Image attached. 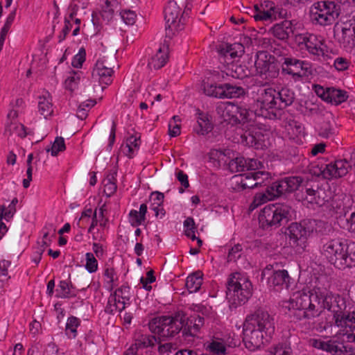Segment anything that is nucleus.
Segmentation results:
<instances>
[{
    "label": "nucleus",
    "instance_id": "1",
    "mask_svg": "<svg viewBox=\"0 0 355 355\" xmlns=\"http://www.w3.org/2000/svg\"><path fill=\"white\" fill-rule=\"evenodd\" d=\"M340 301L326 289L314 288L309 293L304 290L294 293L282 302V307L298 320L318 317L325 309L331 310L336 325L340 327L339 334L346 336L347 342L355 343V311L345 313L341 306L333 304Z\"/></svg>",
    "mask_w": 355,
    "mask_h": 355
},
{
    "label": "nucleus",
    "instance_id": "2",
    "mask_svg": "<svg viewBox=\"0 0 355 355\" xmlns=\"http://www.w3.org/2000/svg\"><path fill=\"white\" fill-rule=\"evenodd\" d=\"M217 112L225 121L241 124L245 130L241 137V142L245 145L257 149L270 145V131L255 121V114L252 111L230 102H224L217 107Z\"/></svg>",
    "mask_w": 355,
    "mask_h": 355
},
{
    "label": "nucleus",
    "instance_id": "3",
    "mask_svg": "<svg viewBox=\"0 0 355 355\" xmlns=\"http://www.w3.org/2000/svg\"><path fill=\"white\" fill-rule=\"evenodd\" d=\"M274 333V319L268 312L258 311L245 320L243 326L244 345L251 352L260 349L271 340Z\"/></svg>",
    "mask_w": 355,
    "mask_h": 355
},
{
    "label": "nucleus",
    "instance_id": "4",
    "mask_svg": "<svg viewBox=\"0 0 355 355\" xmlns=\"http://www.w3.org/2000/svg\"><path fill=\"white\" fill-rule=\"evenodd\" d=\"M322 254L336 268L343 269L355 266V243L343 239H334L325 243Z\"/></svg>",
    "mask_w": 355,
    "mask_h": 355
},
{
    "label": "nucleus",
    "instance_id": "5",
    "mask_svg": "<svg viewBox=\"0 0 355 355\" xmlns=\"http://www.w3.org/2000/svg\"><path fill=\"white\" fill-rule=\"evenodd\" d=\"M294 41L300 50L305 49L315 60L327 62L331 58L332 51L321 35L309 33L297 34Z\"/></svg>",
    "mask_w": 355,
    "mask_h": 355
},
{
    "label": "nucleus",
    "instance_id": "6",
    "mask_svg": "<svg viewBox=\"0 0 355 355\" xmlns=\"http://www.w3.org/2000/svg\"><path fill=\"white\" fill-rule=\"evenodd\" d=\"M188 318L182 311L177 312L173 316H162L153 319L149 324L152 333L159 336V339H165L174 336L187 324Z\"/></svg>",
    "mask_w": 355,
    "mask_h": 355
},
{
    "label": "nucleus",
    "instance_id": "7",
    "mask_svg": "<svg viewBox=\"0 0 355 355\" xmlns=\"http://www.w3.org/2000/svg\"><path fill=\"white\" fill-rule=\"evenodd\" d=\"M340 14L339 8L331 1L314 3L309 10L311 21L315 25L326 26L333 24Z\"/></svg>",
    "mask_w": 355,
    "mask_h": 355
},
{
    "label": "nucleus",
    "instance_id": "8",
    "mask_svg": "<svg viewBox=\"0 0 355 355\" xmlns=\"http://www.w3.org/2000/svg\"><path fill=\"white\" fill-rule=\"evenodd\" d=\"M288 232L291 246L297 253H302L306 250L309 241L315 233L314 224L311 221L294 223L290 225Z\"/></svg>",
    "mask_w": 355,
    "mask_h": 355
},
{
    "label": "nucleus",
    "instance_id": "9",
    "mask_svg": "<svg viewBox=\"0 0 355 355\" xmlns=\"http://www.w3.org/2000/svg\"><path fill=\"white\" fill-rule=\"evenodd\" d=\"M252 289V284L245 275L235 273L228 282L227 296L233 304H240L249 299Z\"/></svg>",
    "mask_w": 355,
    "mask_h": 355
},
{
    "label": "nucleus",
    "instance_id": "10",
    "mask_svg": "<svg viewBox=\"0 0 355 355\" xmlns=\"http://www.w3.org/2000/svg\"><path fill=\"white\" fill-rule=\"evenodd\" d=\"M291 208L284 204H272L263 208L259 215V221L263 227L279 225L291 215Z\"/></svg>",
    "mask_w": 355,
    "mask_h": 355
},
{
    "label": "nucleus",
    "instance_id": "11",
    "mask_svg": "<svg viewBox=\"0 0 355 355\" xmlns=\"http://www.w3.org/2000/svg\"><path fill=\"white\" fill-rule=\"evenodd\" d=\"M115 58L112 54L101 55L96 61L93 71L92 78L98 82L103 89L112 82V76L113 74V64Z\"/></svg>",
    "mask_w": 355,
    "mask_h": 355
},
{
    "label": "nucleus",
    "instance_id": "12",
    "mask_svg": "<svg viewBox=\"0 0 355 355\" xmlns=\"http://www.w3.org/2000/svg\"><path fill=\"white\" fill-rule=\"evenodd\" d=\"M331 198V192L323 188L316 187H306L301 192L300 200L309 208L316 209L326 206L329 207Z\"/></svg>",
    "mask_w": 355,
    "mask_h": 355
},
{
    "label": "nucleus",
    "instance_id": "13",
    "mask_svg": "<svg viewBox=\"0 0 355 355\" xmlns=\"http://www.w3.org/2000/svg\"><path fill=\"white\" fill-rule=\"evenodd\" d=\"M275 57L266 51H259L254 62L255 74L266 80L270 81L277 74Z\"/></svg>",
    "mask_w": 355,
    "mask_h": 355
},
{
    "label": "nucleus",
    "instance_id": "14",
    "mask_svg": "<svg viewBox=\"0 0 355 355\" xmlns=\"http://www.w3.org/2000/svg\"><path fill=\"white\" fill-rule=\"evenodd\" d=\"M272 266H268L263 271V275H268L267 284L268 287L274 291H279L282 288H288L291 277L286 270H272Z\"/></svg>",
    "mask_w": 355,
    "mask_h": 355
},
{
    "label": "nucleus",
    "instance_id": "15",
    "mask_svg": "<svg viewBox=\"0 0 355 355\" xmlns=\"http://www.w3.org/2000/svg\"><path fill=\"white\" fill-rule=\"evenodd\" d=\"M253 12V17L255 21H274L279 15V8L275 3L270 1H265L260 5H255Z\"/></svg>",
    "mask_w": 355,
    "mask_h": 355
},
{
    "label": "nucleus",
    "instance_id": "16",
    "mask_svg": "<svg viewBox=\"0 0 355 355\" xmlns=\"http://www.w3.org/2000/svg\"><path fill=\"white\" fill-rule=\"evenodd\" d=\"M164 19L168 28L175 31L182 28L181 9L175 1H169L164 8Z\"/></svg>",
    "mask_w": 355,
    "mask_h": 355
},
{
    "label": "nucleus",
    "instance_id": "17",
    "mask_svg": "<svg viewBox=\"0 0 355 355\" xmlns=\"http://www.w3.org/2000/svg\"><path fill=\"white\" fill-rule=\"evenodd\" d=\"M278 93L272 88H260L257 91V106L261 110H270L277 107Z\"/></svg>",
    "mask_w": 355,
    "mask_h": 355
},
{
    "label": "nucleus",
    "instance_id": "18",
    "mask_svg": "<svg viewBox=\"0 0 355 355\" xmlns=\"http://www.w3.org/2000/svg\"><path fill=\"white\" fill-rule=\"evenodd\" d=\"M282 70L294 76L304 77L311 73V65L308 62L295 58H286Z\"/></svg>",
    "mask_w": 355,
    "mask_h": 355
},
{
    "label": "nucleus",
    "instance_id": "19",
    "mask_svg": "<svg viewBox=\"0 0 355 355\" xmlns=\"http://www.w3.org/2000/svg\"><path fill=\"white\" fill-rule=\"evenodd\" d=\"M309 344L314 348L331 354L332 355H342L343 350L338 345V342L329 339L328 337L312 338Z\"/></svg>",
    "mask_w": 355,
    "mask_h": 355
},
{
    "label": "nucleus",
    "instance_id": "20",
    "mask_svg": "<svg viewBox=\"0 0 355 355\" xmlns=\"http://www.w3.org/2000/svg\"><path fill=\"white\" fill-rule=\"evenodd\" d=\"M338 42L346 50L355 46V24H345L336 33Z\"/></svg>",
    "mask_w": 355,
    "mask_h": 355
},
{
    "label": "nucleus",
    "instance_id": "21",
    "mask_svg": "<svg viewBox=\"0 0 355 355\" xmlns=\"http://www.w3.org/2000/svg\"><path fill=\"white\" fill-rule=\"evenodd\" d=\"M349 163L345 160H338L334 163L327 164L321 171L324 178H337L345 175L349 168Z\"/></svg>",
    "mask_w": 355,
    "mask_h": 355
},
{
    "label": "nucleus",
    "instance_id": "22",
    "mask_svg": "<svg viewBox=\"0 0 355 355\" xmlns=\"http://www.w3.org/2000/svg\"><path fill=\"white\" fill-rule=\"evenodd\" d=\"M255 180H257V178H253V172L234 175L232 179V188L236 191H241L257 187V182Z\"/></svg>",
    "mask_w": 355,
    "mask_h": 355
},
{
    "label": "nucleus",
    "instance_id": "23",
    "mask_svg": "<svg viewBox=\"0 0 355 355\" xmlns=\"http://www.w3.org/2000/svg\"><path fill=\"white\" fill-rule=\"evenodd\" d=\"M302 182V178L298 176L285 178L284 179L272 183L278 193V197L286 192H292L298 189Z\"/></svg>",
    "mask_w": 355,
    "mask_h": 355
},
{
    "label": "nucleus",
    "instance_id": "24",
    "mask_svg": "<svg viewBox=\"0 0 355 355\" xmlns=\"http://www.w3.org/2000/svg\"><path fill=\"white\" fill-rule=\"evenodd\" d=\"M297 22L295 20H285L279 24H275L272 31L276 37L279 40H286L293 34L296 28Z\"/></svg>",
    "mask_w": 355,
    "mask_h": 355
},
{
    "label": "nucleus",
    "instance_id": "25",
    "mask_svg": "<svg viewBox=\"0 0 355 355\" xmlns=\"http://www.w3.org/2000/svg\"><path fill=\"white\" fill-rule=\"evenodd\" d=\"M140 144V135L139 134L131 135L121 145V151L124 155L132 158L138 152Z\"/></svg>",
    "mask_w": 355,
    "mask_h": 355
},
{
    "label": "nucleus",
    "instance_id": "26",
    "mask_svg": "<svg viewBox=\"0 0 355 355\" xmlns=\"http://www.w3.org/2000/svg\"><path fill=\"white\" fill-rule=\"evenodd\" d=\"M119 275L111 265H105L103 271V284L105 288L112 291L119 285Z\"/></svg>",
    "mask_w": 355,
    "mask_h": 355
},
{
    "label": "nucleus",
    "instance_id": "27",
    "mask_svg": "<svg viewBox=\"0 0 355 355\" xmlns=\"http://www.w3.org/2000/svg\"><path fill=\"white\" fill-rule=\"evenodd\" d=\"M278 197V193L276 192L272 184L267 188L266 192L257 193L251 202L249 209L252 211L261 206V205L266 203L268 201L272 200L275 198Z\"/></svg>",
    "mask_w": 355,
    "mask_h": 355
},
{
    "label": "nucleus",
    "instance_id": "28",
    "mask_svg": "<svg viewBox=\"0 0 355 355\" xmlns=\"http://www.w3.org/2000/svg\"><path fill=\"white\" fill-rule=\"evenodd\" d=\"M168 58V49L166 46L162 45L150 58L148 62V67L154 69H160L166 64Z\"/></svg>",
    "mask_w": 355,
    "mask_h": 355
},
{
    "label": "nucleus",
    "instance_id": "29",
    "mask_svg": "<svg viewBox=\"0 0 355 355\" xmlns=\"http://www.w3.org/2000/svg\"><path fill=\"white\" fill-rule=\"evenodd\" d=\"M243 52L244 47L240 43L225 44L220 49V53L223 57L225 62L241 56Z\"/></svg>",
    "mask_w": 355,
    "mask_h": 355
},
{
    "label": "nucleus",
    "instance_id": "30",
    "mask_svg": "<svg viewBox=\"0 0 355 355\" xmlns=\"http://www.w3.org/2000/svg\"><path fill=\"white\" fill-rule=\"evenodd\" d=\"M164 198V194L160 192L152 193L150 198V209L155 212V216L159 219L163 218L166 214L163 206Z\"/></svg>",
    "mask_w": 355,
    "mask_h": 355
},
{
    "label": "nucleus",
    "instance_id": "31",
    "mask_svg": "<svg viewBox=\"0 0 355 355\" xmlns=\"http://www.w3.org/2000/svg\"><path fill=\"white\" fill-rule=\"evenodd\" d=\"M119 3L116 0H100V14L101 17L110 21L114 16L115 10L118 8Z\"/></svg>",
    "mask_w": 355,
    "mask_h": 355
},
{
    "label": "nucleus",
    "instance_id": "32",
    "mask_svg": "<svg viewBox=\"0 0 355 355\" xmlns=\"http://www.w3.org/2000/svg\"><path fill=\"white\" fill-rule=\"evenodd\" d=\"M147 213V205L141 204L139 210L132 209L128 214V220L133 227H137L144 223L146 220V214Z\"/></svg>",
    "mask_w": 355,
    "mask_h": 355
},
{
    "label": "nucleus",
    "instance_id": "33",
    "mask_svg": "<svg viewBox=\"0 0 355 355\" xmlns=\"http://www.w3.org/2000/svg\"><path fill=\"white\" fill-rule=\"evenodd\" d=\"M202 86L204 92L206 95L222 98V94L224 92L223 90V84L217 85L213 83L212 80H210L209 78H207V81H204Z\"/></svg>",
    "mask_w": 355,
    "mask_h": 355
},
{
    "label": "nucleus",
    "instance_id": "34",
    "mask_svg": "<svg viewBox=\"0 0 355 355\" xmlns=\"http://www.w3.org/2000/svg\"><path fill=\"white\" fill-rule=\"evenodd\" d=\"M202 284V274L200 272H196L189 275L186 279V287L191 293L198 291Z\"/></svg>",
    "mask_w": 355,
    "mask_h": 355
},
{
    "label": "nucleus",
    "instance_id": "35",
    "mask_svg": "<svg viewBox=\"0 0 355 355\" xmlns=\"http://www.w3.org/2000/svg\"><path fill=\"white\" fill-rule=\"evenodd\" d=\"M38 110L40 114L43 115L46 119L52 115L53 108L52 100L49 95L48 96H43L40 97Z\"/></svg>",
    "mask_w": 355,
    "mask_h": 355
},
{
    "label": "nucleus",
    "instance_id": "36",
    "mask_svg": "<svg viewBox=\"0 0 355 355\" xmlns=\"http://www.w3.org/2000/svg\"><path fill=\"white\" fill-rule=\"evenodd\" d=\"M55 292L58 298H70L76 295L75 289L67 281H60Z\"/></svg>",
    "mask_w": 355,
    "mask_h": 355
},
{
    "label": "nucleus",
    "instance_id": "37",
    "mask_svg": "<svg viewBox=\"0 0 355 355\" xmlns=\"http://www.w3.org/2000/svg\"><path fill=\"white\" fill-rule=\"evenodd\" d=\"M329 93V96L328 97L327 103H330L331 104H340L345 102L348 98L347 92L340 89L330 87Z\"/></svg>",
    "mask_w": 355,
    "mask_h": 355
},
{
    "label": "nucleus",
    "instance_id": "38",
    "mask_svg": "<svg viewBox=\"0 0 355 355\" xmlns=\"http://www.w3.org/2000/svg\"><path fill=\"white\" fill-rule=\"evenodd\" d=\"M83 77L81 71H71L64 81L65 89L73 92L78 89L80 81Z\"/></svg>",
    "mask_w": 355,
    "mask_h": 355
},
{
    "label": "nucleus",
    "instance_id": "39",
    "mask_svg": "<svg viewBox=\"0 0 355 355\" xmlns=\"http://www.w3.org/2000/svg\"><path fill=\"white\" fill-rule=\"evenodd\" d=\"M157 343L155 336L149 335H141L136 340L135 345L132 346L137 351L141 349L153 347Z\"/></svg>",
    "mask_w": 355,
    "mask_h": 355
},
{
    "label": "nucleus",
    "instance_id": "40",
    "mask_svg": "<svg viewBox=\"0 0 355 355\" xmlns=\"http://www.w3.org/2000/svg\"><path fill=\"white\" fill-rule=\"evenodd\" d=\"M5 133L9 135H16L20 137H24L27 135L25 127L17 121L7 122Z\"/></svg>",
    "mask_w": 355,
    "mask_h": 355
},
{
    "label": "nucleus",
    "instance_id": "41",
    "mask_svg": "<svg viewBox=\"0 0 355 355\" xmlns=\"http://www.w3.org/2000/svg\"><path fill=\"white\" fill-rule=\"evenodd\" d=\"M278 95V108H282L291 105L294 100V94L287 88H283L281 91L277 92Z\"/></svg>",
    "mask_w": 355,
    "mask_h": 355
},
{
    "label": "nucleus",
    "instance_id": "42",
    "mask_svg": "<svg viewBox=\"0 0 355 355\" xmlns=\"http://www.w3.org/2000/svg\"><path fill=\"white\" fill-rule=\"evenodd\" d=\"M222 98H239L244 94L243 88L230 84H223Z\"/></svg>",
    "mask_w": 355,
    "mask_h": 355
},
{
    "label": "nucleus",
    "instance_id": "43",
    "mask_svg": "<svg viewBox=\"0 0 355 355\" xmlns=\"http://www.w3.org/2000/svg\"><path fill=\"white\" fill-rule=\"evenodd\" d=\"M207 349L216 355H225L227 351L225 342L219 338L209 342L207 345Z\"/></svg>",
    "mask_w": 355,
    "mask_h": 355
},
{
    "label": "nucleus",
    "instance_id": "44",
    "mask_svg": "<svg viewBox=\"0 0 355 355\" xmlns=\"http://www.w3.org/2000/svg\"><path fill=\"white\" fill-rule=\"evenodd\" d=\"M212 125L207 115L200 114L198 118V128L196 132L198 135H205L211 130Z\"/></svg>",
    "mask_w": 355,
    "mask_h": 355
},
{
    "label": "nucleus",
    "instance_id": "45",
    "mask_svg": "<svg viewBox=\"0 0 355 355\" xmlns=\"http://www.w3.org/2000/svg\"><path fill=\"white\" fill-rule=\"evenodd\" d=\"M227 76L234 78H243L247 76L246 69L241 65L230 63L225 70Z\"/></svg>",
    "mask_w": 355,
    "mask_h": 355
},
{
    "label": "nucleus",
    "instance_id": "46",
    "mask_svg": "<svg viewBox=\"0 0 355 355\" xmlns=\"http://www.w3.org/2000/svg\"><path fill=\"white\" fill-rule=\"evenodd\" d=\"M80 325V320L74 316L67 319L65 332L70 338H75L77 336V328Z\"/></svg>",
    "mask_w": 355,
    "mask_h": 355
},
{
    "label": "nucleus",
    "instance_id": "47",
    "mask_svg": "<svg viewBox=\"0 0 355 355\" xmlns=\"http://www.w3.org/2000/svg\"><path fill=\"white\" fill-rule=\"evenodd\" d=\"M85 259V268L89 273H94L98 270L97 257L92 252H87Z\"/></svg>",
    "mask_w": 355,
    "mask_h": 355
},
{
    "label": "nucleus",
    "instance_id": "48",
    "mask_svg": "<svg viewBox=\"0 0 355 355\" xmlns=\"http://www.w3.org/2000/svg\"><path fill=\"white\" fill-rule=\"evenodd\" d=\"M104 193L110 196L114 194L116 190V183L115 180V173H110L103 180Z\"/></svg>",
    "mask_w": 355,
    "mask_h": 355
},
{
    "label": "nucleus",
    "instance_id": "49",
    "mask_svg": "<svg viewBox=\"0 0 355 355\" xmlns=\"http://www.w3.org/2000/svg\"><path fill=\"white\" fill-rule=\"evenodd\" d=\"M270 355H293V352L289 344L279 343L270 348Z\"/></svg>",
    "mask_w": 355,
    "mask_h": 355
},
{
    "label": "nucleus",
    "instance_id": "50",
    "mask_svg": "<svg viewBox=\"0 0 355 355\" xmlns=\"http://www.w3.org/2000/svg\"><path fill=\"white\" fill-rule=\"evenodd\" d=\"M225 157V152L220 150L212 149L209 153L210 162L217 166H220L222 163H225L227 162Z\"/></svg>",
    "mask_w": 355,
    "mask_h": 355
},
{
    "label": "nucleus",
    "instance_id": "51",
    "mask_svg": "<svg viewBox=\"0 0 355 355\" xmlns=\"http://www.w3.org/2000/svg\"><path fill=\"white\" fill-rule=\"evenodd\" d=\"M231 171L234 172L244 171L247 170V158L238 157L229 162Z\"/></svg>",
    "mask_w": 355,
    "mask_h": 355
},
{
    "label": "nucleus",
    "instance_id": "52",
    "mask_svg": "<svg viewBox=\"0 0 355 355\" xmlns=\"http://www.w3.org/2000/svg\"><path fill=\"white\" fill-rule=\"evenodd\" d=\"M180 132V119L178 116H174L168 122V135L174 137L178 136Z\"/></svg>",
    "mask_w": 355,
    "mask_h": 355
},
{
    "label": "nucleus",
    "instance_id": "53",
    "mask_svg": "<svg viewBox=\"0 0 355 355\" xmlns=\"http://www.w3.org/2000/svg\"><path fill=\"white\" fill-rule=\"evenodd\" d=\"M110 306L114 308L116 311H122L128 302H126V297L121 298L116 297L114 294L109 299Z\"/></svg>",
    "mask_w": 355,
    "mask_h": 355
},
{
    "label": "nucleus",
    "instance_id": "54",
    "mask_svg": "<svg viewBox=\"0 0 355 355\" xmlns=\"http://www.w3.org/2000/svg\"><path fill=\"white\" fill-rule=\"evenodd\" d=\"M184 228L185 234L192 240H196V226L194 220L192 218L188 217L185 219L184 221Z\"/></svg>",
    "mask_w": 355,
    "mask_h": 355
},
{
    "label": "nucleus",
    "instance_id": "55",
    "mask_svg": "<svg viewBox=\"0 0 355 355\" xmlns=\"http://www.w3.org/2000/svg\"><path fill=\"white\" fill-rule=\"evenodd\" d=\"M287 131L291 138L295 139L304 135V127L300 123L293 122L289 123Z\"/></svg>",
    "mask_w": 355,
    "mask_h": 355
},
{
    "label": "nucleus",
    "instance_id": "56",
    "mask_svg": "<svg viewBox=\"0 0 355 355\" xmlns=\"http://www.w3.org/2000/svg\"><path fill=\"white\" fill-rule=\"evenodd\" d=\"M65 148L64 139L60 137L55 138L51 149H48L47 151H51L52 156H56L60 152L64 151Z\"/></svg>",
    "mask_w": 355,
    "mask_h": 355
},
{
    "label": "nucleus",
    "instance_id": "57",
    "mask_svg": "<svg viewBox=\"0 0 355 355\" xmlns=\"http://www.w3.org/2000/svg\"><path fill=\"white\" fill-rule=\"evenodd\" d=\"M253 178H257L255 182H257V187L265 185L268 183L271 179L270 173L263 171L253 172Z\"/></svg>",
    "mask_w": 355,
    "mask_h": 355
},
{
    "label": "nucleus",
    "instance_id": "58",
    "mask_svg": "<svg viewBox=\"0 0 355 355\" xmlns=\"http://www.w3.org/2000/svg\"><path fill=\"white\" fill-rule=\"evenodd\" d=\"M191 309L193 311L201 313L202 315L208 317V318H214L215 314L212 311L211 306L203 305V304H193L191 306Z\"/></svg>",
    "mask_w": 355,
    "mask_h": 355
},
{
    "label": "nucleus",
    "instance_id": "59",
    "mask_svg": "<svg viewBox=\"0 0 355 355\" xmlns=\"http://www.w3.org/2000/svg\"><path fill=\"white\" fill-rule=\"evenodd\" d=\"M16 212V208L12 205H8L7 208L4 205L0 206V220L4 218L6 220H10Z\"/></svg>",
    "mask_w": 355,
    "mask_h": 355
},
{
    "label": "nucleus",
    "instance_id": "60",
    "mask_svg": "<svg viewBox=\"0 0 355 355\" xmlns=\"http://www.w3.org/2000/svg\"><path fill=\"white\" fill-rule=\"evenodd\" d=\"M85 50L83 48L80 49L78 53L72 59V66L75 68H81L83 62L85 61Z\"/></svg>",
    "mask_w": 355,
    "mask_h": 355
},
{
    "label": "nucleus",
    "instance_id": "61",
    "mask_svg": "<svg viewBox=\"0 0 355 355\" xmlns=\"http://www.w3.org/2000/svg\"><path fill=\"white\" fill-rule=\"evenodd\" d=\"M155 281V277L153 275V271L150 270L146 273V277H142L140 279V282L142 284V288L146 291H150L152 286L150 284Z\"/></svg>",
    "mask_w": 355,
    "mask_h": 355
},
{
    "label": "nucleus",
    "instance_id": "62",
    "mask_svg": "<svg viewBox=\"0 0 355 355\" xmlns=\"http://www.w3.org/2000/svg\"><path fill=\"white\" fill-rule=\"evenodd\" d=\"M95 105V102L94 101L89 100L88 102H84L81 105H79L78 108L77 115L78 116L83 119L87 116V109L93 107Z\"/></svg>",
    "mask_w": 355,
    "mask_h": 355
},
{
    "label": "nucleus",
    "instance_id": "63",
    "mask_svg": "<svg viewBox=\"0 0 355 355\" xmlns=\"http://www.w3.org/2000/svg\"><path fill=\"white\" fill-rule=\"evenodd\" d=\"M123 21L128 25H133L136 21L137 15L132 10H124L121 12Z\"/></svg>",
    "mask_w": 355,
    "mask_h": 355
},
{
    "label": "nucleus",
    "instance_id": "64",
    "mask_svg": "<svg viewBox=\"0 0 355 355\" xmlns=\"http://www.w3.org/2000/svg\"><path fill=\"white\" fill-rule=\"evenodd\" d=\"M263 168V164L254 158H247V171L255 172Z\"/></svg>",
    "mask_w": 355,
    "mask_h": 355
}]
</instances>
